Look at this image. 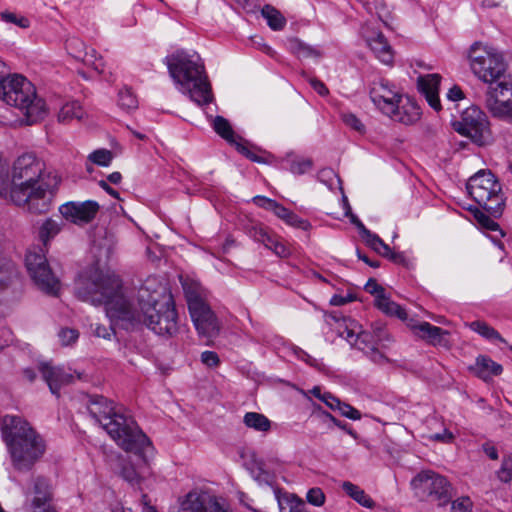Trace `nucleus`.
<instances>
[{
    "mask_svg": "<svg viewBox=\"0 0 512 512\" xmlns=\"http://www.w3.org/2000/svg\"><path fill=\"white\" fill-rule=\"evenodd\" d=\"M452 125L455 131L470 138L478 145H484L490 137L487 117L484 112L475 106L465 109L461 120L454 121Z\"/></svg>",
    "mask_w": 512,
    "mask_h": 512,
    "instance_id": "nucleus-14",
    "label": "nucleus"
},
{
    "mask_svg": "<svg viewBox=\"0 0 512 512\" xmlns=\"http://www.w3.org/2000/svg\"><path fill=\"white\" fill-rule=\"evenodd\" d=\"M498 478L502 482H509L512 479V461L510 460H504L503 464L498 471Z\"/></svg>",
    "mask_w": 512,
    "mask_h": 512,
    "instance_id": "nucleus-53",
    "label": "nucleus"
},
{
    "mask_svg": "<svg viewBox=\"0 0 512 512\" xmlns=\"http://www.w3.org/2000/svg\"><path fill=\"white\" fill-rule=\"evenodd\" d=\"M365 243L380 255H388L390 247L383 242V240L370 230L366 229L360 234Z\"/></svg>",
    "mask_w": 512,
    "mask_h": 512,
    "instance_id": "nucleus-36",
    "label": "nucleus"
},
{
    "mask_svg": "<svg viewBox=\"0 0 512 512\" xmlns=\"http://www.w3.org/2000/svg\"><path fill=\"white\" fill-rule=\"evenodd\" d=\"M350 345L363 352H367L369 346H376L377 342L374 336L370 332L364 331L360 325V331L354 336V341Z\"/></svg>",
    "mask_w": 512,
    "mask_h": 512,
    "instance_id": "nucleus-37",
    "label": "nucleus"
},
{
    "mask_svg": "<svg viewBox=\"0 0 512 512\" xmlns=\"http://www.w3.org/2000/svg\"><path fill=\"white\" fill-rule=\"evenodd\" d=\"M289 49L298 58H319L321 53L316 48L309 46L297 38L289 40Z\"/></svg>",
    "mask_w": 512,
    "mask_h": 512,
    "instance_id": "nucleus-33",
    "label": "nucleus"
},
{
    "mask_svg": "<svg viewBox=\"0 0 512 512\" xmlns=\"http://www.w3.org/2000/svg\"><path fill=\"white\" fill-rule=\"evenodd\" d=\"M75 289L80 300L93 305L103 304L107 317L126 330L144 323L161 336L172 337L179 331L178 314L171 298L145 303L138 311L124 297L121 280L113 273L93 269L79 278Z\"/></svg>",
    "mask_w": 512,
    "mask_h": 512,
    "instance_id": "nucleus-1",
    "label": "nucleus"
},
{
    "mask_svg": "<svg viewBox=\"0 0 512 512\" xmlns=\"http://www.w3.org/2000/svg\"><path fill=\"white\" fill-rule=\"evenodd\" d=\"M326 322L333 327L340 337L345 338L349 344L354 341V336L360 331V324L356 320L341 317L335 313L328 314Z\"/></svg>",
    "mask_w": 512,
    "mask_h": 512,
    "instance_id": "nucleus-24",
    "label": "nucleus"
},
{
    "mask_svg": "<svg viewBox=\"0 0 512 512\" xmlns=\"http://www.w3.org/2000/svg\"><path fill=\"white\" fill-rule=\"evenodd\" d=\"M365 290L368 293L375 295L376 298L379 297L380 295H385L384 288L381 285H379L375 279L372 278L369 279L368 282L366 283Z\"/></svg>",
    "mask_w": 512,
    "mask_h": 512,
    "instance_id": "nucleus-59",
    "label": "nucleus"
},
{
    "mask_svg": "<svg viewBox=\"0 0 512 512\" xmlns=\"http://www.w3.org/2000/svg\"><path fill=\"white\" fill-rule=\"evenodd\" d=\"M414 332L427 343L433 346L449 347L447 336L449 331L433 326L428 322H421L413 326Z\"/></svg>",
    "mask_w": 512,
    "mask_h": 512,
    "instance_id": "nucleus-23",
    "label": "nucleus"
},
{
    "mask_svg": "<svg viewBox=\"0 0 512 512\" xmlns=\"http://www.w3.org/2000/svg\"><path fill=\"white\" fill-rule=\"evenodd\" d=\"M451 508L454 512H471L473 502L468 496H462L452 501Z\"/></svg>",
    "mask_w": 512,
    "mask_h": 512,
    "instance_id": "nucleus-45",
    "label": "nucleus"
},
{
    "mask_svg": "<svg viewBox=\"0 0 512 512\" xmlns=\"http://www.w3.org/2000/svg\"><path fill=\"white\" fill-rule=\"evenodd\" d=\"M1 433L11 466L16 472L32 471L46 453L44 438L28 421L19 416H5Z\"/></svg>",
    "mask_w": 512,
    "mask_h": 512,
    "instance_id": "nucleus-4",
    "label": "nucleus"
},
{
    "mask_svg": "<svg viewBox=\"0 0 512 512\" xmlns=\"http://www.w3.org/2000/svg\"><path fill=\"white\" fill-rule=\"evenodd\" d=\"M342 488L347 495H349L353 500L358 502L360 505L366 508H372L374 506V501L359 486L349 481H345L342 483Z\"/></svg>",
    "mask_w": 512,
    "mask_h": 512,
    "instance_id": "nucleus-31",
    "label": "nucleus"
},
{
    "mask_svg": "<svg viewBox=\"0 0 512 512\" xmlns=\"http://www.w3.org/2000/svg\"><path fill=\"white\" fill-rule=\"evenodd\" d=\"M88 411L122 449L146 461V454L152 450V444L131 416L116 410L112 401L100 395L90 398Z\"/></svg>",
    "mask_w": 512,
    "mask_h": 512,
    "instance_id": "nucleus-2",
    "label": "nucleus"
},
{
    "mask_svg": "<svg viewBox=\"0 0 512 512\" xmlns=\"http://www.w3.org/2000/svg\"><path fill=\"white\" fill-rule=\"evenodd\" d=\"M376 307L389 316H396L399 319H405L407 314L405 310L397 303L391 301L386 295H380L375 299Z\"/></svg>",
    "mask_w": 512,
    "mask_h": 512,
    "instance_id": "nucleus-30",
    "label": "nucleus"
},
{
    "mask_svg": "<svg viewBox=\"0 0 512 512\" xmlns=\"http://www.w3.org/2000/svg\"><path fill=\"white\" fill-rule=\"evenodd\" d=\"M271 251H273V253L281 258H287L291 254L290 248L287 247L286 244L280 239L276 244H274V246L271 248Z\"/></svg>",
    "mask_w": 512,
    "mask_h": 512,
    "instance_id": "nucleus-60",
    "label": "nucleus"
},
{
    "mask_svg": "<svg viewBox=\"0 0 512 512\" xmlns=\"http://www.w3.org/2000/svg\"><path fill=\"white\" fill-rule=\"evenodd\" d=\"M469 57L471 69L474 74L478 76L479 79L489 83V85L506 79L504 76L506 65L501 55L475 43L471 46Z\"/></svg>",
    "mask_w": 512,
    "mask_h": 512,
    "instance_id": "nucleus-11",
    "label": "nucleus"
},
{
    "mask_svg": "<svg viewBox=\"0 0 512 512\" xmlns=\"http://www.w3.org/2000/svg\"><path fill=\"white\" fill-rule=\"evenodd\" d=\"M66 49L73 58L82 61L86 65H91L99 73H104L105 63L102 57L97 56V52L93 48L88 49L80 39H69L66 42Z\"/></svg>",
    "mask_w": 512,
    "mask_h": 512,
    "instance_id": "nucleus-20",
    "label": "nucleus"
},
{
    "mask_svg": "<svg viewBox=\"0 0 512 512\" xmlns=\"http://www.w3.org/2000/svg\"><path fill=\"white\" fill-rule=\"evenodd\" d=\"M485 105L494 117L512 120V82L503 79L491 83L486 93Z\"/></svg>",
    "mask_w": 512,
    "mask_h": 512,
    "instance_id": "nucleus-15",
    "label": "nucleus"
},
{
    "mask_svg": "<svg viewBox=\"0 0 512 512\" xmlns=\"http://www.w3.org/2000/svg\"><path fill=\"white\" fill-rule=\"evenodd\" d=\"M370 98L373 103L387 116L396 109L397 102H401L402 95L387 80L380 79L373 82L370 90Z\"/></svg>",
    "mask_w": 512,
    "mask_h": 512,
    "instance_id": "nucleus-17",
    "label": "nucleus"
},
{
    "mask_svg": "<svg viewBox=\"0 0 512 512\" xmlns=\"http://www.w3.org/2000/svg\"><path fill=\"white\" fill-rule=\"evenodd\" d=\"M61 223L54 219H46L39 230V238L44 246L61 231Z\"/></svg>",
    "mask_w": 512,
    "mask_h": 512,
    "instance_id": "nucleus-35",
    "label": "nucleus"
},
{
    "mask_svg": "<svg viewBox=\"0 0 512 512\" xmlns=\"http://www.w3.org/2000/svg\"><path fill=\"white\" fill-rule=\"evenodd\" d=\"M190 316L198 333L207 338H214L220 332V322L205 300L194 290L186 291Z\"/></svg>",
    "mask_w": 512,
    "mask_h": 512,
    "instance_id": "nucleus-13",
    "label": "nucleus"
},
{
    "mask_svg": "<svg viewBox=\"0 0 512 512\" xmlns=\"http://www.w3.org/2000/svg\"><path fill=\"white\" fill-rule=\"evenodd\" d=\"M268 231L265 227H263L262 225H253L250 229H249V235L257 242H260L262 243L263 241H265L267 235H268Z\"/></svg>",
    "mask_w": 512,
    "mask_h": 512,
    "instance_id": "nucleus-54",
    "label": "nucleus"
},
{
    "mask_svg": "<svg viewBox=\"0 0 512 512\" xmlns=\"http://www.w3.org/2000/svg\"><path fill=\"white\" fill-rule=\"evenodd\" d=\"M374 336V339L376 340L377 344L382 341H389V336L386 333L385 329L382 327H377L374 329V332L372 334Z\"/></svg>",
    "mask_w": 512,
    "mask_h": 512,
    "instance_id": "nucleus-64",
    "label": "nucleus"
},
{
    "mask_svg": "<svg viewBox=\"0 0 512 512\" xmlns=\"http://www.w3.org/2000/svg\"><path fill=\"white\" fill-rule=\"evenodd\" d=\"M289 170L295 175H302L309 171L313 162L309 158L295 157L289 161Z\"/></svg>",
    "mask_w": 512,
    "mask_h": 512,
    "instance_id": "nucleus-39",
    "label": "nucleus"
},
{
    "mask_svg": "<svg viewBox=\"0 0 512 512\" xmlns=\"http://www.w3.org/2000/svg\"><path fill=\"white\" fill-rule=\"evenodd\" d=\"M449 100L458 101L464 98V94L459 86H453L447 94Z\"/></svg>",
    "mask_w": 512,
    "mask_h": 512,
    "instance_id": "nucleus-63",
    "label": "nucleus"
},
{
    "mask_svg": "<svg viewBox=\"0 0 512 512\" xmlns=\"http://www.w3.org/2000/svg\"><path fill=\"white\" fill-rule=\"evenodd\" d=\"M441 76L439 74H428L418 78V89L424 95L428 104L435 110H441L439 99V85Z\"/></svg>",
    "mask_w": 512,
    "mask_h": 512,
    "instance_id": "nucleus-22",
    "label": "nucleus"
},
{
    "mask_svg": "<svg viewBox=\"0 0 512 512\" xmlns=\"http://www.w3.org/2000/svg\"><path fill=\"white\" fill-rule=\"evenodd\" d=\"M321 417L323 419L324 422H327V421H330L332 422L334 425L338 426L340 429L344 430L346 433H348L349 435H351L353 438H357L358 435L357 433L351 428L348 426L347 423H343L339 420H337L332 414H330L329 412H322L321 414Z\"/></svg>",
    "mask_w": 512,
    "mask_h": 512,
    "instance_id": "nucleus-44",
    "label": "nucleus"
},
{
    "mask_svg": "<svg viewBox=\"0 0 512 512\" xmlns=\"http://www.w3.org/2000/svg\"><path fill=\"white\" fill-rule=\"evenodd\" d=\"M244 424L259 432H268L271 428V421L263 414L247 412L243 418Z\"/></svg>",
    "mask_w": 512,
    "mask_h": 512,
    "instance_id": "nucleus-32",
    "label": "nucleus"
},
{
    "mask_svg": "<svg viewBox=\"0 0 512 512\" xmlns=\"http://www.w3.org/2000/svg\"><path fill=\"white\" fill-rule=\"evenodd\" d=\"M306 499L310 504L320 507L324 505L326 497L321 488L314 487L308 490Z\"/></svg>",
    "mask_w": 512,
    "mask_h": 512,
    "instance_id": "nucleus-43",
    "label": "nucleus"
},
{
    "mask_svg": "<svg viewBox=\"0 0 512 512\" xmlns=\"http://www.w3.org/2000/svg\"><path fill=\"white\" fill-rule=\"evenodd\" d=\"M420 116V108L409 98H406L405 102H403V99L401 102H397L395 111L389 115L391 119L406 125L415 123L420 119Z\"/></svg>",
    "mask_w": 512,
    "mask_h": 512,
    "instance_id": "nucleus-25",
    "label": "nucleus"
},
{
    "mask_svg": "<svg viewBox=\"0 0 512 512\" xmlns=\"http://www.w3.org/2000/svg\"><path fill=\"white\" fill-rule=\"evenodd\" d=\"M201 362L207 367H216L220 363L219 356L214 351H204L201 354Z\"/></svg>",
    "mask_w": 512,
    "mask_h": 512,
    "instance_id": "nucleus-51",
    "label": "nucleus"
},
{
    "mask_svg": "<svg viewBox=\"0 0 512 512\" xmlns=\"http://www.w3.org/2000/svg\"><path fill=\"white\" fill-rule=\"evenodd\" d=\"M79 337V333L75 329L63 328L59 332V338L63 346L74 343Z\"/></svg>",
    "mask_w": 512,
    "mask_h": 512,
    "instance_id": "nucleus-47",
    "label": "nucleus"
},
{
    "mask_svg": "<svg viewBox=\"0 0 512 512\" xmlns=\"http://www.w3.org/2000/svg\"><path fill=\"white\" fill-rule=\"evenodd\" d=\"M88 159L94 164L106 167L111 163L113 155L112 152L107 149H98L92 152L88 156Z\"/></svg>",
    "mask_w": 512,
    "mask_h": 512,
    "instance_id": "nucleus-41",
    "label": "nucleus"
},
{
    "mask_svg": "<svg viewBox=\"0 0 512 512\" xmlns=\"http://www.w3.org/2000/svg\"><path fill=\"white\" fill-rule=\"evenodd\" d=\"M44 162L32 152L18 156L12 165L11 200L18 206L27 205L33 213H44L50 205L48 185L43 181Z\"/></svg>",
    "mask_w": 512,
    "mask_h": 512,
    "instance_id": "nucleus-3",
    "label": "nucleus"
},
{
    "mask_svg": "<svg viewBox=\"0 0 512 512\" xmlns=\"http://www.w3.org/2000/svg\"><path fill=\"white\" fill-rule=\"evenodd\" d=\"M118 104L122 109L131 110L136 109L138 106V101L134 93L128 89L120 90L118 94Z\"/></svg>",
    "mask_w": 512,
    "mask_h": 512,
    "instance_id": "nucleus-38",
    "label": "nucleus"
},
{
    "mask_svg": "<svg viewBox=\"0 0 512 512\" xmlns=\"http://www.w3.org/2000/svg\"><path fill=\"white\" fill-rule=\"evenodd\" d=\"M243 139L242 140H239L234 146L236 147V149L241 153L243 154L245 157H247L248 159L254 161V162H258V163H262L264 162L263 158L262 157H259L257 156L254 152H252L247 146H245L243 143H242Z\"/></svg>",
    "mask_w": 512,
    "mask_h": 512,
    "instance_id": "nucleus-52",
    "label": "nucleus"
},
{
    "mask_svg": "<svg viewBox=\"0 0 512 512\" xmlns=\"http://www.w3.org/2000/svg\"><path fill=\"white\" fill-rule=\"evenodd\" d=\"M469 371L483 380H488L492 375H500L503 368L500 364L494 362L488 356L480 355L476 358L473 365L469 366Z\"/></svg>",
    "mask_w": 512,
    "mask_h": 512,
    "instance_id": "nucleus-26",
    "label": "nucleus"
},
{
    "mask_svg": "<svg viewBox=\"0 0 512 512\" xmlns=\"http://www.w3.org/2000/svg\"><path fill=\"white\" fill-rule=\"evenodd\" d=\"M121 476L132 486H139L143 480L141 474L137 472L135 467L129 463H126L122 466Z\"/></svg>",
    "mask_w": 512,
    "mask_h": 512,
    "instance_id": "nucleus-40",
    "label": "nucleus"
},
{
    "mask_svg": "<svg viewBox=\"0 0 512 512\" xmlns=\"http://www.w3.org/2000/svg\"><path fill=\"white\" fill-rule=\"evenodd\" d=\"M342 120L347 126L351 127L352 129L358 132L364 131V125L354 114L345 113L342 115Z\"/></svg>",
    "mask_w": 512,
    "mask_h": 512,
    "instance_id": "nucleus-50",
    "label": "nucleus"
},
{
    "mask_svg": "<svg viewBox=\"0 0 512 512\" xmlns=\"http://www.w3.org/2000/svg\"><path fill=\"white\" fill-rule=\"evenodd\" d=\"M362 34L367 45L381 62L387 65L393 62L392 48L381 32L375 30L370 25H366L362 29Z\"/></svg>",
    "mask_w": 512,
    "mask_h": 512,
    "instance_id": "nucleus-19",
    "label": "nucleus"
},
{
    "mask_svg": "<svg viewBox=\"0 0 512 512\" xmlns=\"http://www.w3.org/2000/svg\"><path fill=\"white\" fill-rule=\"evenodd\" d=\"M85 115V111L77 101L64 104L58 114V120L62 123H69L76 119L81 120Z\"/></svg>",
    "mask_w": 512,
    "mask_h": 512,
    "instance_id": "nucleus-29",
    "label": "nucleus"
},
{
    "mask_svg": "<svg viewBox=\"0 0 512 512\" xmlns=\"http://www.w3.org/2000/svg\"><path fill=\"white\" fill-rule=\"evenodd\" d=\"M213 128L215 132L225 139L229 144L235 145L239 140H242L240 136H237L232 129L229 121L222 116H216L213 121Z\"/></svg>",
    "mask_w": 512,
    "mask_h": 512,
    "instance_id": "nucleus-27",
    "label": "nucleus"
},
{
    "mask_svg": "<svg viewBox=\"0 0 512 512\" xmlns=\"http://www.w3.org/2000/svg\"><path fill=\"white\" fill-rule=\"evenodd\" d=\"M169 74L181 92L188 94L198 105L212 101L211 86L205 75L204 65L197 54L177 51L166 57Z\"/></svg>",
    "mask_w": 512,
    "mask_h": 512,
    "instance_id": "nucleus-5",
    "label": "nucleus"
},
{
    "mask_svg": "<svg viewBox=\"0 0 512 512\" xmlns=\"http://www.w3.org/2000/svg\"><path fill=\"white\" fill-rule=\"evenodd\" d=\"M0 100L7 105L18 108L31 125L46 115V106L36 94L35 86L24 76L6 74L0 77Z\"/></svg>",
    "mask_w": 512,
    "mask_h": 512,
    "instance_id": "nucleus-7",
    "label": "nucleus"
},
{
    "mask_svg": "<svg viewBox=\"0 0 512 512\" xmlns=\"http://www.w3.org/2000/svg\"><path fill=\"white\" fill-rule=\"evenodd\" d=\"M0 18L5 22L14 23L22 28H27L29 26V21L26 18H17V16L11 12H2L0 14Z\"/></svg>",
    "mask_w": 512,
    "mask_h": 512,
    "instance_id": "nucleus-49",
    "label": "nucleus"
},
{
    "mask_svg": "<svg viewBox=\"0 0 512 512\" xmlns=\"http://www.w3.org/2000/svg\"><path fill=\"white\" fill-rule=\"evenodd\" d=\"M365 353L376 364H384L388 362V358L380 352L376 346H369V350Z\"/></svg>",
    "mask_w": 512,
    "mask_h": 512,
    "instance_id": "nucleus-57",
    "label": "nucleus"
},
{
    "mask_svg": "<svg viewBox=\"0 0 512 512\" xmlns=\"http://www.w3.org/2000/svg\"><path fill=\"white\" fill-rule=\"evenodd\" d=\"M261 14L266 19L267 25L274 31H280L286 26V18L271 5H265L261 10Z\"/></svg>",
    "mask_w": 512,
    "mask_h": 512,
    "instance_id": "nucleus-28",
    "label": "nucleus"
},
{
    "mask_svg": "<svg viewBox=\"0 0 512 512\" xmlns=\"http://www.w3.org/2000/svg\"><path fill=\"white\" fill-rule=\"evenodd\" d=\"M479 222L485 227L487 228L488 230H491V231H500V227H499V224L497 222H495L494 220L490 219L489 217L487 216H484L482 215L480 218H479ZM503 235V233H501Z\"/></svg>",
    "mask_w": 512,
    "mask_h": 512,
    "instance_id": "nucleus-62",
    "label": "nucleus"
},
{
    "mask_svg": "<svg viewBox=\"0 0 512 512\" xmlns=\"http://www.w3.org/2000/svg\"><path fill=\"white\" fill-rule=\"evenodd\" d=\"M302 76L309 82L312 88L322 97L329 94L327 86L318 78L308 76L305 72H302Z\"/></svg>",
    "mask_w": 512,
    "mask_h": 512,
    "instance_id": "nucleus-46",
    "label": "nucleus"
},
{
    "mask_svg": "<svg viewBox=\"0 0 512 512\" xmlns=\"http://www.w3.org/2000/svg\"><path fill=\"white\" fill-rule=\"evenodd\" d=\"M288 505L289 512H308L305 502L297 496H292L288 501Z\"/></svg>",
    "mask_w": 512,
    "mask_h": 512,
    "instance_id": "nucleus-58",
    "label": "nucleus"
},
{
    "mask_svg": "<svg viewBox=\"0 0 512 512\" xmlns=\"http://www.w3.org/2000/svg\"><path fill=\"white\" fill-rule=\"evenodd\" d=\"M109 319H111V318L109 317ZM110 321H111V324L121 326L119 323H117L115 321H112V320H110ZM93 332H94V335L97 337H101L104 339H110L111 335L114 333V329H113L112 325L105 326V325H101V324H96L93 329Z\"/></svg>",
    "mask_w": 512,
    "mask_h": 512,
    "instance_id": "nucleus-48",
    "label": "nucleus"
},
{
    "mask_svg": "<svg viewBox=\"0 0 512 512\" xmlns=\"http://www.w3.org/2000/svg\"><path fill=\"white\" fill-rule=\"evenodd\" d=\"M467 190L474 201L493 216L502 213L504 198L501 185L489 170H480L469 178Z\"/></svg>",
    "mask_w": 512,
    "mask_h": 512,
    "instance_id": "nucleus-8",
    "label": "nucleus"
},
{
    "mask_svg": "<svg viewBox=\"0 0 512 512\" xmlns=\"http://www.w3.org/2000/svg\"><path fill=\"white\" fill-rule=\"evenodd\" d=\"M254 202L260 207L273 211L278 218L282 219L285 221V223L292 227L302 230H308L311 227V224L308 220L300 218L294 212L279 204L275 200L264 196H257L254 198Z\"/></svg>",
    "mask_w": 512,
    "mask_h": 512,
    "instance_id": "nucleus-18",
    "label": "nucleus"
},
{
    "mask_svg": "<svg viewBox=\"0 0 512 512\" xmlns=\"http://www.w3.org/2000/svg\"><path fill=\"white\" fill-rule=\"evenodd\" d=\"M415 495L423 501L445 506L451 502L453 488L446 477L431 471L419 472L411 481Z\"/></svg>",
    "mask_w": 512,
    "mask_h": 512,
    "instance_id": "nucleus-9",
    "label": "nucleus"
},
{
    "mask_svg": "<svg viewBox=\"0 0 512 512\" xmlns=\"http://www.w3.org/2000/svg\"><path fill=\"white\" fill-rule=\"evenodd\" d=\"M0 100L7 105L18 108L31 125L46 115V106L36 94L35 86L24 76L6 74L0 77Z\"/></svg>",
    "mask_w": 512,
    "mask_h": 512,
    "instance_id": "nucleus-6",
    "label": "nucleus"
},
{
    "mask_svg": "<svg viewBox=\"0 0 512 512\" xmlns=\"http://www.w3.org/2000/svg\"><path fill=\"white\" fill-rule=\"evenodd\" d=\"M28 512H58L55 504V485L50 477L32 474L24 491Z\"/></svg>",
    "mask_w": 512,
    "mask_h": 512,
    "instance_id": "nucleus-10",
    "label": "nucleus"
},
{
    "mask_svg": "<svg viewBox=\"0 0 512 512\" xmlns=\"http://www.w3.org/2000/svg\"><path fill=\"white\" fill-rule=\"evenodd\" d=\"M38 369L42 378L48 384L51 393L57 397H59L60 388L70 384L74 379L73 375L66 372L62 367L52 366L48 362L40 363Z\"/></svg>",
    "mask_w": 512,
    "mask_h": 512,
    "instance_id": "nucleus-21",
    "label": "nucleus"
},
{
    "mask_svg": "<svg viewBox=\"0 0 512 512\" xmlns=\"http://www.w3.org/2000/svg\"><path fill=\"white\" fill-rule=\"evenodd\" d=\"M100 209L99 204L93 200L84 202H67L59 207V212L64 219L76 225L90 223Z\"/></svg>",
    "mask_w": 512,
    "mask_h": 512,
    "instance_id": "nucleus-16",
    "label": "nucleus"
},
{
    "mask_svg": "<svg viewBox=\"0 0 512 512\" xmlns=\"http://www.w3.org/2000/svg\"><path fill=\"white\" fill-rule=\"evenodd\" d=\"M321 401H323L332 410H338L341 406V401L328 392L323 393L321 396Z\"/></svg>",
    "mask_w": 512,
    "mask_h": 512,
    "instance_id": "nucleus-61",
    "label": "nucleus"
},
{
    "mask_svg": "<svg viewBox=\"0 0 512 512\" xmlns=\"http://www.w3.org/2000/svg\"><path fill=\"white\" fill-rule=\"evenodd\" d=\"M469 328L487 340H497L506 343V340L492 326L484 321H473L468 324Z\"/></svg>",
    "mask_w": 512,
    "mask_h": 512,
    "instance_id": "nucleus-34",
    "label": "nucleus"
},
{
    "mask_svg": "<svg viewBox=\"0 0 512 512\" xmlns=\"http://www.w3.org/2000/svg\"><path fill=\"white\" fill-rule=\"evenodd\" d=\"M338 410L341 412L343 416L349 419L359 420L361 418V413L349 404L341 403V406L339 407Z\"/></svg>",
    "mask_w": 512,
    "mask_h": 512,
    "instance_id": "nucleus-56",
    "label": "nucleus"
},
{
    "mask_svg": "<svg viewBox=\"0 0 512 512\" xmlns=\"http://www.w3.org/2000/svg\"><path fill=\"white\" fill-rule=\"evenodd\" d=\"M180 512H207V508L199 497L192 499L189 495L188 499L183 503Z\"/></svg>",
    "mask_w": 512,
    "mask_h": 512,
    "instance_id": "nucleus-42",
    "label": "nucleus"
},
{
    "mask_svg": "<svg viewBox=\"0 0 512 512\" xmlns=\"http://www.w3.org/2000/svg\"><path fill=\"white\" fill-rule=\"evenodd\" d=\"M343 201H344L345 209H346V211H345V215H346L347 217H349V218H350V222H351L352 224H354V225L358 228L359 233H360V234H361V233H363L367 228H366V227L364 226V224H363V223L358 219V217L352 213V211H351V207H350V205H349L348 200H347V198H346V197H344V200H343Z\"/></svg>",
    "mask_w": 512,
    "mask_h": 512,
    "instance_id": "nucleus-55",
    "label": "nucleus"
},
{
    "mask_svg": "<svg viewBox=\"0 0 512 512\" xmlns=\"http://www.w3.org/2000/svg\"><path fill=\"white\" fill-rule=\"evenodd\" d=\"M28 273L36 286L44 293L57 296L61 283L53 273L42 248L28 251L25 259Z\"/></svg>",
    "mask_w": 512,
    "mask_h": 512,
    "instance_id": "nucleus-12",
    "label": "nucleus"
}]
</instances>
